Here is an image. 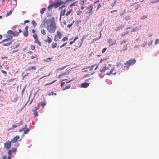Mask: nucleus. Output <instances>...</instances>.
Returning a JSON list of instances; mask_svg holds the SVG:
<instances>
[{
    "label": "nucleus",
    "mask_w": 159,
    "mask_h": 159,
    "mask_svg": "<svg viewBox=\"0 0 159 159\" xmlns=\"http://www.w3.org/2000/svg\"><path fill=\"white\" fill-rule=\"evenodd\" d=\"M48 24L46 26L47 30L51 33H54L56 29V26L55 23L54 18H51L49 20H48Z\"/></svg>",
    "instance_id": "obj_1"
},
{
    "label": "nucleus",
    "mask_w": 159,
    "mask_h": 159,
    "mask_svg": "<svg viewBox=\"0 0 159 159\" xmlns=\"http://www.w3.org/2000/svg\"><path fill=\"white\" fill-rule=\"evenodd\" d=\"M136 62V61L134 59H132L126 61L124 63V64L127 69H128L130 65L134 64Z\"/></svg>",
    "instance_id": "obj_2"
},
{
    "label": "nucleus",
    "mask_w": 159,
    "mask_h": 159,
    "mask_svg": "<svg viewBox=\"0 0 159 159\" xmlns=\"http://www.w3.org/2000/svg\"><path fill=\"white\" fill-rule=\"evenodd\" d=\"M11 142L10 141H7L4 144V147L7 150L9 149L11 145Z\"/></svg>",
    "instance_id": "obj_3"
},
{
    "label": "nucleus",
    "mask_w": 159,
    "mask_h": 159,
    "mask_svg": "<svg viewBox=\"0 0 159 159\" xmlns=\"http://www.w3.org/2000/svg\"><path fill=\"white\" fill-rule=\"evenodd\" d=\"M48 20H49V19H46V18H44L43 20L42 21L41 23V25H40V27L41 28H43L44 27H45V24H46L47 25L48 24Z\"/></svg>",
    "instance_id": "obj_4"
},
{
    "label": "nucleus",
    "mask_w": 159,
    "mask_h": 159,
    "mask_svg": "<svg viewBox=\"0 0 159 159\" xmlns=\"http://www.w3.org/2000/svg\"><path fill=\"white\" fill-rule=\"evenodd\" d=\"M64 3L62 1H59L53 4V6L55 8H57L59 7L60 5Z\"/></svg>",
    "instance_id": "obj_5"
},
{
    "label": "nucleus",
    "mask_w": 159,
    "mask_h": 159,
    "mask_svg": "<svg viewBox=\"0 0 159 159\" xmlns=\"http://www.w3.org/2000/svg\"><path fill=\"white\" fill-rule=\"evenodd\" d=\"M107 43H109V46H111L112 45L116 44L115 42H114L111 38L107 40Z\"/></svg>",
    "instance_id": "obj_6"
},
{
    "label": "nucleus",
    "mask_w": 159,
    "mask_h": 159,
    "mask_svg": "<svg viewBox=\"0 0 159 159\" xmlns=\"http://www.w3.org/2000/svg\"><path fill=\"white\" fill-rule=\"evenodd\" d=\"M19 138V135H17L13 138L11 141L12 143L16 142Z\"/></svg>",
    "instance_id": "obj_7"
},
{
    "label": "nucleus",
    "mask_w": 159,
    "mask_h": 159,
    "mask_svg": "<svg viewBox=\"0 0 159 159\" xmlns=\"http://www.w3.org/2000/svg\"><path fill=\"white\" fill-rule=\"evenodd\" d=\"M47 39L45 40L44 41L45 42H48L49 43H50L52 41V39L50 38L49 37L48 34L47 36Z\"/></svg>",
    "instance_id": "obj_8"
},
{
    "label": "nucleus",
    "mask_w": 159,
    "mask_h": 159,
    "mask_svg": "<svg viewBox=\"0 0 159 159\" xmlns=\"http://www.w3.org/2000/svg\"><path fill=\"white\" fill-rule=\"evenodd\" d=\"M29 129L28 128H26L24 130L23 134L22 135V137H23L25 134H27L29 132Z\"/></svg>",
    "instance_id": "obj_9"
},
{
    "label": "nucleus",
    "mask_w": 159,
    "mask_h": 159,
    "mask_svg": "<svg viewBox=\"0 0 159 159\" xmlns=\"http://www.w3.org/2000/svg\"><path fill=\"white\" fill-rule=\"evenodd\" d=\"M89 85V84L87 83V82H84L81 84V86L82 87L86 88L88 87Z\"/></svg>",
    "instance_id": "obj_10"
},
{
    "label": "nucleus",
    "mask_w": 159,
    "mask_h": 159,
    "mask_svg": "<svg viewBox=\"0 0 159 159\" xmlns=\"http://www.w3.org/2000/svg\"><path fill=\"white\" fill-rule=\"evenodd\" d=\"M57 36L59 38L61 39L62 37V34L60 32L58 31L57 32Z\"/></svg>",
    "instance_id": "obj_11"
},
{
    "label": "nucleus",
    "mask_w": 159,
    "mask_h": 159,
    "mask_svg": "<svg viewBox=\"0 0 159 159\" xmlns=\"http://www.w3.org/2000/svg\"><path fill=\"white\" fill-rule=\"evenodd\" d=\"M124 27V25H121L119 26L118 27H116L115 30V31H117L118 30H120L122 28Z\"/></svg>",
    "instance_id": "obj_12"
},
{
    "label": "nucleus",
    "mask_w": 159,
    "mask_h": 159,
    "mask_svg": "<svg viewBox=\"0 0 159 159\" xmlns=\"http://www.w3.org/2000/svg\"><path fill=\"white\" fill-rule=\"evenodd\" d=\"M7 33L9 34H10L11 35V37H12L13 36H14V32L11 31V30H8L7 32Z\"/></svg>",
    "instance_id": "obj_13"
},
{
    "label": "nucleus",
    "mask_w": 159,
    "mask_h": 159,
    "mask_svg": "<svg viewBox=\"0 0 159 159\" xmlns=\"http://www.w3.org/2000/svg\"><path fill=\"white\" fill-rule=\"evenodd\" d=\"M39 106L40 104L38 103L37 105L33 109L32 111H37V110L39 108Z\"/></svg>",
    "instance_id": "obj_14"
},
{
    "label": "nucleus",
    "mask_w": 159,
    "mask_h": 159,
    "mask_svg": "<svg viewBox=\"0 0 159 159\" xmlns=\"http://www.w3.org/2000/svg\"><path fill=\"white\" fill-rule=\"evenodd\" d=\"M31 69H34V70H36V67L35 66H32V67H28L27 68V70H30Z\"/></svg>",
    "instance_id": "obj_15"
},
{
    "label": "nucleus",
    "mask_w": 159,
    "mask_h": 159,
    "mask_svg": "<svg viewBox=\"0 0 159 159\" xmlns=\"http://www.w3.org/2000/svg\"><path fill=\"white\" fill-rule=\"evenodd\" d=\"M18 98V97L17 95H16L14 98V99L12 100V102H16Z\"/></svg>",
    "instance_id": "obj_16"
},
{
    "label": "nucleus",
    "mask_w": 159,
    "mask_h": 159,
    "mask_svg": "<svg viewBox=\"0 0 159 159\" xmlns=\"http://www.w3.org/2000/svg\"><path fill=\"white\" fill-rule=\"evenodd\" d=\"M39 103L40 104V105L42 107L46 105L45 102L44 101L41 102Z\"/></svg>",
    "instance_id": "obj_17"
},
{
    "label": "nucleus",
    "mask_w": 159,
    "mask_h": 159,
    "mask_svg": "<svg viewBox=\"0 0 159 159\" xmlns=\"http://www.w3.org/2000/svg\"><path fill=\"white\" fill-rule=\"evenodd\" d=\"M12 41H11L10 42H8L7 43H3L2 44V45L3 46H8L10 44H11L12 43Z\"/></svg>",
    "instance_id": "obj_18"
},
{
    "label": "nucleus",
    "mask_w": 159,
    "mask_h": 159,
    "mask_svg": "<svg viewBox=\"0 0 159 159\" xmlns=\"http://www.w3.org/2000/svg\"><path fill=\"white\" fill-rule=\"evenodd\" d=\"M123 62V61H120L119 63H117L116 65V66L117 67H119L120 66V65H122L123 64L122 62Z\"/></svg>",
    "instance_id": "obj_19"
},
{
    "label": "nucleus",
    "mask_w": 159,
    "mask_h": 159,
    "mask_svg": "<svg viewBox=\"0 0 159 159\" xmlns=\"http://www.w3.org/2000/svg\"><path fill=\"white\" fill-rule=\"evenodd\" d=\"M114 67H113L110 70V71L109 73L107 74V75H109L110 74H112V72H113V71L114 70Z\"/></svg>",
    "instance_id": "obj_20"
},
{
    "label": "nucleus",
    "mask_w": 159,
    "mask_h": 159,
    "mask_svg": "<svg viewBox=\"0 0 159 159\" xmlns=\"http://www.w3.org/2000/svg\"><path fill=\"white\" fill-rule=\"evenodd\" d=\"M26 127H27V125H25V126L24 128H23L21 129H20L19 130V131L20 132H21L23 131H24V130L26 128Z\"/></svg>",
    "instance_id": "obj_21"
},
{
    "label": "nucleus",
    "mask_w": 159,
    "mask_h": 159,
    "mask_svg": "<svg viewBox=\"0 0 159 159\" xmlns=\"http://www.w3.org/2000/svg\"><path fill=\"white\" fill-rule=\"evenodd\" d=\"M51 45H52V48H56V47L57 44V43H52Z\"/></svg>",
    "instance_id": "obj_22"
},
{
    "label": "nucleus",
    "mask_w": 159,
    "mask_h": 159,
    "mask_svg": "<svg viewBox=\"0 0 159 159\" xmlns=\"http://www.w3.org/2000/svg\"><path fill=\"white\" fill-rule=\"evenodd\" d=\"M23 35L25 37H27L28 35V31H25L23 33Z\"/></svg>",
    "instance_id": "obj_23"
},
{
    "label": "nucleus",
    "mask_w": 159,
    "mask_h": 159,
    "mask_svg": "<svg viewBox=\"0 0 159 159\" xmlns=\"http://www.w3.org/2000/svg\"><path fill=\"white\" fill-rule=\"evenodd\" d=\"M35 42L38 44L39 46H41L40 42L39 40H38V39L35 40Z\"/></svg>",
    "instance_id": "obj_24"
},
{
    "label": "nucleus",
    "mask_w": 159,
    "mask_h": 159,
    "mask_svg": "<svg viewBox=\"0 0 159 159\" xmlns=\"http://www.w3.org/2000/svg\"><path fill=\"white\" fill-rule=\"evenodd\" d=\"M105 68L104 67L102 68L100 70V71L101 73H102L104 72L105 71Z\"/></svg>",
    "instance_id": "obj_25"
},
{
    "label": "nucleus",
    "mask_w": 159,
    "mask_h": 159,
    "mask_svg": "<svg viewBox=\"0 0 159 159\" xmlns=\"http://www.w3.org/2000/svg\"><path fill=\"white\" fill-rule=\"evenodd\" d=\"M70 86H71L70 85H69L68 86H66L64 88H63V90H64L67 89H69L70 87Z\"/></svg>",
    "instance_id": "obj_26"
},
{
    "label": "nucleus",
    "mask_w": 159,
    "mask_h": 159,
    "mask_svg": "<svg viewBox=\"0 0 159 159\" xmlns=\"http://www.w3.org/2000/svg\"><path fill=\"white\" fill-rule=\"evenodd\" d=\"M128 31H126L125 32H124L121 34V36L122 37L124 36L125 35H126L128 33Z\"/></svg>",
    "instance_id": "obj_27"
},
{
    "label": "nucleus",
    "mask_w": 159,
    "mask_h": 159,
    "mask_svg": "<svg viewBox=\"0 0 159 159\" xmlns=\"http://www.w3.org/2000/svg\"><path fill=\"white\" fill-rule=\"evenodd\" d=\"M12 11L11 10H10V11L9 12L7 13V14H6V17H7L8 16H9V15H10L11 14H12Z\"/></svg>",
    "instance_id": "obj_28"
},
{
    "label": "nucleus",
    "mask_w": 159,
    "mask_h": 159,
    "mask_svg": "<svg viewBox=\"0 0 159 159\" xmlns=\"http://www.w3.org/2000/svg\"><path fill=\"white\" fill-rule=\"evenodd\" d=\"M46 10V9L45 8H43L42 9L41 11H40V13L41 14H43L44 13V12Z\"/></svg>",
    "instance_id": "obj_29"
},
{
    "label": "nucleus",
    "mask_w": 159,
    "mask_h": 159,
    "mask_svg": "<svg viewBox=\"0 0 159 159\" xmlns=\"http://www.w3.org/2000/svg\"><path fill=\"white\" fill-rule=\"evenodd\" d=\"M33 37L35 40L38 39V36L36 34H34L33 35Z\"/></svg>",
    "instance_id": "obj_30"
},
{
    "label": "nucleus",
    "mask_w": 159,
    "mask_h": 159,
    "mask_svg": "<svg viewBox=\"0 0 159 159\" xmlns=\"http://www.w3.org/2000/svg\"><path fill=\"white\" fill-rule=\"evenodd\" d=\"M32 23L33 25L35 27V26H36L37 24H36V22L34 21V20L32 21Z\"/></svg>",
    "instance_id": "obj_31"
},
{
    "label": "nucleus",
    "mask_w": 159,
    "mask_h": 159,
    "mask_svg": "<svg viewBox=\"0 0 159 159\" xmlns=\"http://www.w3.org/2000/svg\"><path fill=\"white\" fill-rule=\"evenodd\" d=\"M14 36H17L19 35L18 32L16 31H14Z\"/></svg>",
    "instance_id": "obj_32"
},
{
    "label": "nucleus",
    "mask_w": 159,
    "mask_h": 159,
    "mask_svg": "<svg viewBox=\"0 0 159 159\" xmlns=\"http://www.w3.org/2000/svg\"><path fill=\"white\" fill-rule=\"evenodd\" d=\"M152 1H151L150 2V3H156L157 2H158V0H151Z\"/></svg>",
    "instance_id": "obj_33"
},
{
    "label": "nucleus",
    "mask_w": 159,
    "mask_h": 159,
    "mask_svg": "<svg viewBox=\"0 0 159 159\" xmlns=\"http://www.w3.org/2000/svg\"><path fill=\"white\" fill-rule=\"evenodd\" d=\"M87 68H89V70L90 71H91L92 70V68L91 67V66H88L87 67V68H83L82 70H84L85 69H87Z\"/></svg>",
    "instance_id": "obj_34"
},
{
    "label": "nucleus",
    "mask_w": 159,
    "mask_h": 159,
    "mask_svg": "<svg viewBox=\"0 0 159 159\" xmlns=\"http://www.w3.org/2000/svg\"><path fill=\"white\" fill-rule=\"evenodd\" d=\"M74 23V21H73L72 23L70 24H68L67 25V27L68 28H70L72 26V25Z\"/></svg>",
    "instance_id": "obj_35"
},
{
    "label": "nucleus",
    "mask_w": 159,
    "mask_h": 159,
    "mask_svg": "<svg viewBox=\"0 0 159 159\" xmlns=\"http://www.w3.org/2000/svg\"><path fill=\"white\" fill-rule=\"evenodd\" d=\"M41 32L42 34H43L44 35H45L46 34L45 30L44 29H42L41 30Z\"/></svg>",
    "instance_id": "obj_36"
},
{
    "label": "nucleus",
    "mask_w": 159,
    "mask_h": 159,
    "mask_svg": "<svg viewBox=\"0 0 159 159\" xmlns=\"http://www.w3.org/2000/svg\"><path fill=\"white\" fill-rule=\"evenodd\" d=\"M12 151L11 150H9L8 152V154L9 156H12Z\"/></svg>",
    "instance_id": "obj_37"
},
{
    "label": "nucleus",
    "mask_w": 159,
    "mask_h": 159,
    "mask_svg": "<svg viewBox=\"0 0 159 159\" xmlns=\"http://www.w3.org/2000/svg\"><path fill=\"white\" fill-rule=\"evenodd\" d=\"M147 41H145L144 42L143 44H142L141 46L142 47H145V45L147 44Z\"/></svg>",
    "instance_id": "obj_38"
},
{
    "label": "nucleus",
    "mask_w": 159,
    "mask_h": 159,
    "mask_svg": "<svg viewBox=\"0 0 159 159\" xmlns=\"http://www.w3.org/2000/svg\"><path fill=\"white\" fill-rule=\"evenodd\" d=\"M147 17V15H144L143 16H142L141 18V19L142 20H144Z\"/></svg>",
    "instance_id": "obj_39"
},
{
    "label": "nucleus",
    "mask_w": 159,
    "mask_h": 159,
    "mask_svg": "<svg viewBox=\"0 0 159 159\" xmlns=\"http://www.w3.org/2000/svg\"><path fill=\"white\" fill-rule=\"evenodd\" d=\"M130 17L129 16V15H128L127 16H126L125 18V19L126 20H129L130 19Z\"/></svg>",
    "instance_id": "obj_40"
},
{
    "label": "nucleus",
    "mask_w": 159,
    "mask_h": 159,
    "mask_svg": "<svg viewBox=\"0 0 159 159\" xmlns=\"http://www.w3.org/2000/svg\"><path fill=\"white\" fill-rule=\"evenodd\" d=\"M33 112H34V114L35 116H38V113L37 111H32Z\"/></svg>",
    "instance_id": "obj_41"
},
{
    "label": "nucleus",
    "mask_w": 159,
    "mask_h": 159,
    "mask_svg": "<svg viewBox=\"0 0 159 159\" xmlns=\"http://www.w3.org/2000/svg\"><path fill=\"white\" fill-rule=\"evenodd\" d=\"M138 30V27H136L135 28H133L132 30H131V32H135L136 30Z\"/></svg>",
    "instance_id": "obj_42"
},
{
    "label": "nucleus",
    "mask_w": 159,
    "mask_h": 159,
    "mask_svg": "<svg viewBox=\"0 0 159 159\" xmlns=\"http://www.w3.org/2000/svg\"><path fill=\"white\" fill-rule=\"evenodd\" d=\"M53 4H52V5H49L48 7V10H50V9L51 8H52V7H53Z\"/></svg>",
    "instance_id": "obj_43"
},
{
    "label": "nucleus",
    "mask_w": 159,
    "mask_h": 159,
    "mask_svg": "<svg viewBox=\"0 0 159 159\" xmlns=\"http://www.w3.org/2000/svg\"><path fill=\"white\" fill-rule=\"evenodd\" d=\"M100 37H101V35H100V36L98 38H94L93 39V42H95V41H96L97 40H98L100 38Z\"/></svg>",
    "instance_id": "obj_44"
},
{
    "label": "nucleus",
    "mask_w": 159,
    "mask_h": 159,
    "mask_svg": "<svg viewBox=\"0 0 159 159\" xmlns=\"http://www.w3.org/2000/svg\"><path fill=\"white\" fill-rule=\"evenodd\" d=\"M111 64H108V66H105V70H107L108 69H109V66H111Z\"/></svg>",
    "instance_id": "obj_45"
},
{
    "label": "nucleus",
    "mask_w": 159,
    "mask_h": 159,
    "mask_svg": "<svg viewBox=\"0 0 159 159\" xmlns=\"http://www.w3.org/2000/svg\"><path fill=\"white\" fill-rule=\"evenodd\" d=\"M18 51V50H13V51H11V54L14 53H15L16 52Z\"/></svg>",
    "instance_id": "obj_46"
},
{
    "label": "nucleus",
    "mask_w": 159,
    "mask_h": 159,
    "mask_svg": "<svg viewBox=\"0 0 159 159\" xmlns=\"http://www.w3.org/2000/svg\"><path fill=\"white\" fill-rule=\"evenodd\" d=\"M18 126V125H12V127L11 129H13V128L17 127Z\"/></svg>",
    "instance_id": "obj_47"
},
{
    "label": "nucleus",
    "mask_w": 159,
    "mask_h": 159,
    "mask_svg": "<svg viewBox=\"0 0 159 159\" xmlns=\"http://www.w3.org/2000/svg\"><path fill=\"white\" fill-rule=\"evenodd\" d=\"M19 44H17L16 45H15L14 46H13L12 47V48L15 49L16 48H17V47H18L19 46Z\"/></svg>",
    "instance_id": "obj_48"
},
{
    "label": "nucleus",
    "mask_w": 159,
    "mask_h": 159,
    "mask_svg": "<svg viewBox=\"0 0 159 159\" xmlns=\"http://www.w3.org/2000/svg\"><path fill=\"white\" fill-rule=\"evenodd\" d=\"M68 39V38L67 37H64L62 39V40L63 41H66Z\"/></svg>",
    "instance_id": "obj_49"
},
{
    "label": "nucleus",
    "mask_w": 159,
    "mask_h": 159,
    "mask_svg": "<svg viewBox=\"0 0 159 159\" xmlns=\"http://www.w3.org/2000/svg\"><path fill=\"white\" fill-rule=\"evenodd\" d=\"M159 43V39H157L156 40L155 42V44H156L157 43Z\"/></svg>",
    "instance_id": "obj_50"
},
{
    "label": "nucleus",
    "mask_w": 159,
    "mask_h": 159,
    "mask_svg": "<svg viewBox=\"0 0 159 159\" xmlns=\"http://www.w3.org/2000/svg\"><path fill=\"white\" fill-rule=\"evenodd\" d=\"M35 48V45H32L31 46V49L32 50H34Z\"/></svg>",
    "instance_id": "obj_51"
},
{
    "label": "nucleus",
    "mask_w": 159,
    "mask_h": 159,
    "mask_svg": "<svg viewBox=\"0 0 159 159\" xmlns=\"http://www.w3.org/2000/svg\"><path fill=\"white\" fill-rule=\"evenodd\" d=\"M10 38H7L3 40V41H4V42L6 41H8L10 40Z\"/></svg>",
    "instance_id": "obj_52"
},
{
    "label": "nucleus",
    "mask_w": 159,
    "mask_h": 159,
    "mask_svg": "<svg viewBox=\"0 0 159 159\" xmlns=\"http://www.w3.org/2000/svg\"><path fill=\"white\" fill-rule=\"evenodd\" d=\"M44 61L46 62H49L50 61V58H48L44 60Z\"/></svg>",
    "instance_id": "obj_53"
},
{
    "label": "nucleus",
    "mask_w": 159,
    "mask_h": 159,
    "mask_svg": "<svg viewBox=\"0 0 159 159\" xmlns=\"http://www.w3.org/2000/svg\"><path fill=\"white\" fill-rule=\"evenodd\" d=\"M71 10H70L69 11H68L66 13V16H68V15H69L71 13Z\"/></svg>",
    "instance_id": "obj_54"
},
{
    "label": "nucleus",
    "mask_w": 159,
    "mask_h": 159,
    "mask_svg": "<svg viewBox=\"0 0 159 159\" xmlns=\"http://www.w3.org/2000/svg\"><path fill=\"white\" fill-rule=\"evenodd\" d=\"M139 47H140V46L139 44H136L135 45V46H134V48H138Z\"/></svg>",
    "instance_id": "obj_55"
},
{
    "label": "nucleus",
    "mask_w": 159,
    "mask_h": 159,
    "mask_svg": "<svg viewBox=\"0 0 159 159\" xmlns=\"http://www.w3.org/2000/svg\"><path fill=\"white\" fill-rule=\"evenodd\" d=\"M153 43V40H152L148 43V45L149 46H150Z\"/></svg>",
    "instance_id": "obj_56"
},
{
    "label": "nucleus",
    "mask_w": 159,
    "mask_h": 159,
    "mask_svg": "<svg viewBox=\"0 0 159 159\" xmlns=\"http://www.w3.org/2000/svg\"><path fill=\"white\" fill-rule=\"evenodd\" d=\"M125 13V10H124V11L121 13L120 14V15L121 16H122Z\"/></svg>",
    "instance_id": "obj_57"
},
{
    "label": "nucleus",
    "mask_w": 159,
    "mask_h": 159,
    "mask_svg": "<svg viewBox=\"0 0 159 159\" xmlns=\"http://www.w3.org/2000/svg\"><path fill=\"white\" fill-rule=\"evenodd\" d=\"M92 5L90 6L89 7H87V9L89 10H92Z\"/></svg>",
    "instance_id": "obj_58"
},
{
    "label": "nucleus",
    "mask_w": 159,
    "mask_h": 159,
    "mask_svg": "<svg viewBox=\"0 0 159 159\" xmlns=\"http://www.w3.org/2000/svg\"><path fill=\"white\" fill-rule=\"evenodd\" d=\"M106 49H106V48H104L103 49V50H102V53H104L106 51Z\"/></svg>",
    "instance_id": "obj_59"
},
{
    "label": "nucleus",
    "mask_w": 159,
    "mask_h": 159,
    "mask_svg": "<svg viewBox=\"0 0 159 159\" xmlns=\"http://www.w3.org/2000/svg\"><path fill=\"white\" fill-rule=\"evenodd\" d=\"M17 150V149H16V148H13L12 149V152H16Z\"/></svg>",
    "instance_id": "obj_60"
},
{
    "label": "nucleus",
    "mask_w": 159,
    "mask_h": 159,
    "mask_svg": "<svg viewBox=\"0 0 159 159\" xmlns=\"http://www.w3.org/2000/svg\"><path fill=\"white\" fill-rule=\"evenodd\" d=\"M68 74V73H67V72H64V73L62 74V75H67Z\"/></svg>",
    "instance_id": "obj_61"
},
{
    "label": "nucleus",
    "mask_w": 159,
    "mask_h": 159,
    "mask_svg": "<svg viewBox=\"0 0 159 159\" xmlns=\"http://www.w3.org/2000/svg\"><path fill=\"white\" fill-rule=\"evenodd\" d=\"M126 42V41L125 40H123V41L120 42V44H122L123 43H125Z\"/></svg>",
    "instance_id": "obj_62"
},
{
    "label": "nucleus",
    "mask_w": 159,
    "mask_h": 159,
    "mask_svg": "<svg viewBox=\"0 0 159 159\" xmlns=\"http://www.w3.org/2000/svg\"><path fill=\"white\" fill-rule=\"evenodd\" d=\"M1 72L3 73H4V74H7V73L5 71L3 70H1Z\"/></svg>",
    "instance_id": "obj_63"
},
{
    "label": "nucleus",
    "mask_w": 159,
    "mask_h": 159,
    "mask_svg": "<svg viewBox=\"0 0 159 159\" xmlns=\"http://www.w3.org/2000/svg\"><path fill=\"white\" fill-rule=\"evenodd\" d=\"M82 13V11H79L78 12V13H77V14L78 15H80Z\"/></svg>",
    "instance_id": "obj_64"
}]
</instances>
